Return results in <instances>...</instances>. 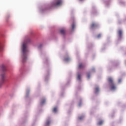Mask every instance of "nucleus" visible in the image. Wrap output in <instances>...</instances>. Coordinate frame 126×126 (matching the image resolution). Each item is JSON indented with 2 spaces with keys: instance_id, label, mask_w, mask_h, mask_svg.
Wrapping results in <instances>:
<instances>
[{
  "instance_id": "obj_5",
  "label": "nucleus",
  "mask_w": 126,
  "mask_h": 126,
  "mask_svg": "<svg viewBox=\"0 0 126 126\" xmlns=\"http://www.w3.org/2000/svg\"><path fill=\"white\" fill-rule=\"evenodd\" d=\"M96 27H98V24L95 23H93L91 25V28L93 29V28H96Z\"/></svg>"
},
{
  "instance_id": "obj_10",
  "label": "nucleus",
  "mask_w": 126,
  "mask_h": 126,
  "mask_svg": "<svg viewBox=\"0 0 126 126\" xmlns=\"http://www.w3.org/2000/svg\"><path fill=\"white\" fill-rule=\"evenodd\" d=\"M1 69L2 71H5V70H6V68L5 67V66H4V65H2L1 66Z\"/></svg>"
},
{
  "instance_id": "obj_8",
  "label": "nucleus",
  "mask_w": 126,
  "mask_h": 126,
  "mask_svg": "<svg viewBox=\"0 0 126 126\" xmlns=\"http://www.w3.org/2000/svg\"><path fill=\"white\" fill-rule=\"evenodd\" d=\"M99 92V87H97L94 89V93L97 94V93Z\"/></svg>"
},
{
  "instance_id": "obj_19",
  "label": "nucleus",
  "mask_w": 126,
  "mask_h": 126,
  "mask_svg": "<svg viewBox=\"0 0 126 126\" xmlns=\"http://www.w3.org/2000/svg\"><path fill=\"white\" fill-rule=\"evenodd\" d=\"M87 77L88 78H90V73L87 74Z\"/></svg>"
},
{
  "instance_id": "obj_2",
  "label": "nucleus",
  "mask_w": 126,
  "mask_h": 126,
  "mask_svg": "<svg viewBox=\"0 0 126 126\" xmlns=\"http://www.w3.org/2000/svg\"><path fill=\"white\" fill-rule=\"evenodd\" d=\"M107 82L108 85L109 86L110 89L111 90H116V88L117 87L116 86V84L114 82V79L111 77H109L107 78Z\"/></svg>"
},
{
  "instance_id": "obj_1",
  "label": "nucleus",
  "mask_w": 126,
  "mask_h": 126,
  "mask_svg": "<svg viewBox=\"0 0 126 126\" xmlns=\"http://www.w3.org/2000/svg\"><path fill=\"white\" fill-rule=\"evenodd\" d=\"M31 41V40L30 38H28L25 40L23 44V63H25L26 61H27V52H28V50H27V46L26 45L29 43H30Z\"/></svg>"
},
{
  "instance_id": "obj_17",
  "label": "nucleus",
  "mask_w": 126,
  "mask_h": 126,
  "mask_svg": "<svg viewBox=\"0 0 126 126\" xmlns=\"http://www.w3.org/2000/svg\"><path fill=\"white\" fill-rule=\"evenodd\" d=\"M103 124V121H100L99 123H98V125L99 126H101V125H102Z\"/></svg>"
},
{
  "instance_id": "obj_16",
  "label": "nucleus",
  "mask_w": 126,
  "mask_h": 126,
  "mask_svg": "<svg viewBox=\"0 0 126 126\" xmlns=\"http://www.w3.org/2000/svg\"><path fill=\"white\" fill-rule=\"evenodd\" d=\"M53 112L54 113H56L57 112V108L56 107H55L54 109H53Z\"/></svg>"
},
{
  "instance_id": "obj_4",
  "label": "nucleus",
  "mask_w": 126,
  "mask_h": 126,
  "mask_svg": "<svg viewBox=\"0 0 126 126\" xmlns=\"http://www.w3.org/2000/svg\"><path fill=\"white\" fill-rule=\"evenodd\" d=\"M118 38L121 39L122 38V36H123V31L121 30H119L118 32Z\"/></svg>"
},
{
  "instance_id": "obj_23",
  "label": "nucleus",
  "mask_w": 126,
  "mask_h": 126,
  "mask_svg": "<svg viewBox=\"0 0 126 126\" xmlns=\"http://www.w3.org/2000/svg\"><path fill=\"white\" fill-rule=\"evenodd\" d=\"M93 70H95V69H94H94H93Z\"/></svg>"
},
{
  "instance_id": "obj_12",
  "label": "nucleus",
  "mask_w": 126,
  "mask_h": 126,
  "mask_svg": "<svg viewBox=\"0 0 126 126\" xmlns=\"http://www.w3.org/2000/svg\"><path fill=\"white\" fill-rule=\"evenodd\" d=\"M80 78H81V76H80V74H78V76H77V80H80Z\"/></svg>"
},
{
  "instance_id": "obj_6",
  "label": "nucleus",
  "mask_w": 126,
  "mask_h": 126,
  "mask_svg": "<svg viewBox=\"0 0 126 126\" xmlns=\"http://www.w3.org/2000/svg\"><path fill=\"white\" fill-rule=\"evenodd\" d=\"M84 67H85V65L82 63H80L78 65V68H79V69H81L82 68H84Z\"/></svg>"
},
{
  "instance_id": "obj_7",
  "label": "nucleus",
  "mask_w": 126,
  "mask_h": 126,
  "mask_svg": "<svg viewBox=\"0 0 126 126\" xmlns=\"http://www.w3.org/2000/svg\"><path fill=\"white\" fill-rule=\"evenodd\" d=\"M62 3H63L62 0H58L55 5H62Z\"/></svg>"
},
{
  "instance_id": "obj_3",
  "label": "nucleus",
  "mask_w": 126,
  "mask_h": 126,
  "mask_svg": "<svg viewBox=\"0 0 126 126\" xmlns=\"http://www.w3.org/2000/svg\"><path fill=\"white\" fill-rule=\"evenodd\" d=\"M4 73H3L2 74H1V81L0 82V86H1V85H2V84H3V83H4Z\"/></svg>"
},
{
  "instance_id": "obj_22",
  "label": "nucleus",
  "mask_w": 126,
  "mask_h": 126,
  "mask_svg": "<svg viewBox=\"0 0 126 126\" xmlns=\"http://www.w3.org/2000/svg\"><path fill=\"white\" fill-rule=\"evenodd\" d=\"M1 51H2V47L0 45V52H1Z\"/></svg>"
},
{
  "instance_id": "obj_24",
  "label": "nucleus",
  "mask_w": 126,
  "mask_h": 126,
  "mask_svg": "<svg viewBox=\"0 0 126 126\" xmlns=\"http://www.w3.org/2000/svg\"><path fill=\"white\" fill-rule=\"evenodd\" d=\"M79 0L81 1V0Z\"/></svg>"
},
{
  "instance_id": "obj_15",
  "label": "nucleus",
  "mask_w": 126,
  "mask_h": 126,
  "mask_svg": "<svg viewBox=\"0 0 126 126\" xmlns=\"http://www.w3.org/2000/svg\"><path fill=\"white\" fill-rule=\"evenodd\" d=\"M69 60H70L69 58H65L64 59V61L65 62H68V61H69Z\"/></svg>"
},
{
  "instance_id": "obj_18",
  "label": "nucleus",
  "mask_w": 126,
  "mask_h": 126,
  "mask_svg": "<svg viewBox=\"0 0 126 126\" xmlns=\"http://www.w3.org/2000/svg\"><path fill=\"white\" fill-rule=\"evenodd\" d=\"M121 82H122V79H119L118 80V83H121Z\"/></svg>"
},
{
  "instance_id": "obj_9",
  "label": "nucleus",
  "mask_w": 126,
  "mask_h": 126,
  "mask_svg": "<svg viewBox=\"0 0 126 126\" xmlns=\"http://www.w3.org/2000/svg\"><path fill=\"white\" fill-rule=\"evenodd\" d=\"M61 34H62V35H64L65 34V30H61L60 31Z\"/></svg>"
},
{
  "instance_id": "obj_11",
  "label": "nucleus",
  "mask_w": 126,
  "mask_h": 126,
  "mask_svg": "<svg viewBox=\"0 0 126 126\" xmlns=\"http://www.w3.org/2000/svg\"><path fill=\"white\" fill-rule=\"evenodd\" d=\"M74 28H75V24L74 23H73L72 24V30H74Z\"/></svg>"
},
{
  "instance_id": "obj_14",
  "label": "nucleus",
  "mask_w": 126,
  "mask_h": 126,
  "mask_svg": "<svg viewBox=\"0 0 126 126\" xmlns=\"http://www.w3.org/2000/svg\"><path fill=\"white\" fill-rule=\"evenodd\" d=\"M45 102H46V100L45 99H43L42 101H41V105H43V104H44Z\"/></svg>"
},
{
  "instance_id": "obj_13",
  "label": "nucleus",
  "mask_w": 126,
  "mask_h": 126,
  "mask_svg": "<svg viewBox=\"0 0 126 126\" xmlns=\"http://www.w3.org/2000/svg\"><path fill=\"white\" fill-rule=\"evenodd\" d=\"M50 124H51V121H47L46 125V126H49V125H50Z\"/></svg>"
},
{
  "instance_id": "obj_20",
  "label": "nucleus",
  "mask_w": 126,
  "mask_h": 126,
  "mask_svg": "<svg viewBox=\"0 0 126 126\" xmlns=\"http://www.w3.org/2000/svg\"><path fill=\"white\" fill-rule=\"evenodd\" d=\"M82 119H83V116H81L79 117V120H82Z\"/></svg>"
},
{
  "instance_id": "obj_21",
  "label": "nucleus",
  "mask_w": 126,
  "mask_h": 126,
  "mask_svg": "<svg viewBox=\"0 0 126 126\" xmlns=\"http://www.w3.org/2000/svg\"><path fill=\"white\" fill-rule=\"evenodd\" d=\"M97 38H100L101 37V34H99L98 35H97Z\"/></svg>"
}]
</instances>
